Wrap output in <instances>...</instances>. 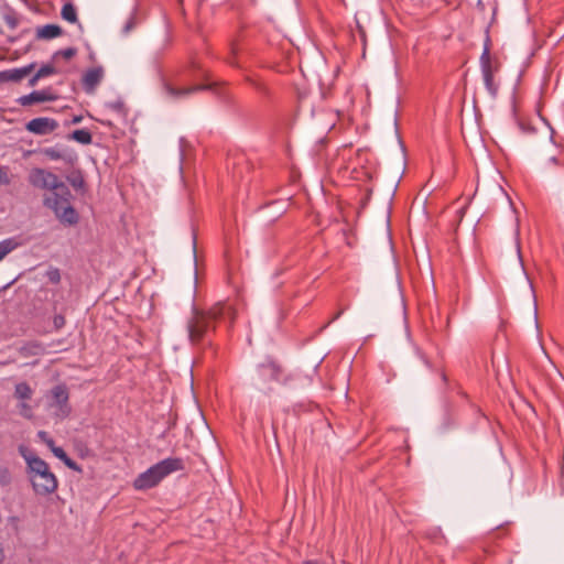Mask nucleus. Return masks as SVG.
Instances as JSON below:
<instances>
[{"mask_svg": "<svg viewBox=\"0 0 564 564\" xmlns=\"http://www.w3.org/2000/svg\"><path fill=\"white\" fill-rule=\"evenodd\" d=\"M235 314L232 305L227 302L216 303L206 312L195 310L193 316L187 322L189 341L197 344L208 337L218 322L231 324L235 319Z\"/></svg>", "mask_w": 564, "mask_h": 564, "instance_id": "obj_2", "label": "nucleus"}, {"mask_svg": "<svg viewBox=\"0 0 564 564\" xmlns=\"http://www.w3.org/2000/svg\"><path fill=\"white\" fill-rule=\"evenodd\" d=\"M104 78V69L102 67H93L85 72L83 75V87L86 93L91 94L95 91L96 87L101 83Z\"/></svg>", "mask_w": 564, "mask_h": 564, "instance_id": "obj_9", "label": "nucleus"}, {"mask_svg": "<svg viewBox=\"0 0 564 564\" xmlns=\"http://www.w3.org/2000/svg\"><path fill=\"white\" fill-rule=\"evenodd\" d=\"M36 73H37V77L45 78V77L58 74L59 70L56 68V66L54 65V62L52 61V63L42 65L37 69Z\"/></svg>", "mask_w": 564, "mask_h": 564, "instance_id": "obj_20", "label": "nucleus"}, {"mask_svg": "<svg viewBox=\"0 0 564 564\" xmlns=\"http://www.w3.org/2000/svg\"><path fill=\"white\" fill-rule=\"evenodd\" d=\"M51 451L54 454V456L61 459L68 468L74 470L78 469L77 464L67 456V454L62 447L54 445L53 448H51Z\"/></svg>", "mask_w": 564, "mask_h": 564, "instance_id": "obj_15", "label": "nucleus"}, {"mask_svg": "<svg viewBox=\"0 0 564 564\" xmlns=\"http://www.w3.org/2000/svg\"><path fill=\"white\" fill-rule=\"evenodd\" d=\"M79 121H80V117H75L74 120H73L74 123H77Z\"/></svg>", "mask_w": 564, "mask_h": 564, "instance_id": "obj_32", "label": "nucleus"}, {"mask_svg": "<svg viewBox=\"0 0 564 564\" xmlns=\"http://www.w3.org/2000/svg\"><path fill=\"white\" fill-rule=\"evenodd\" d=\"M184 460L180 457H167L149 467L133 480L135 490H147L158 486L173 473L184 469Z\"/></svg>", "mask_w": 564, "mask_h": 564, "instance_id": "obj_4", "label": "nucleus"}, {"mask_svg": "<svg viewBox=\"0 0 564 564\" xmlns=\"http://www.w3.org/2000/svg\"><path fill=\"white\" fill-rule=\"evenodd\" d=\"M18 410L20 415H22L25 419H32L33 417V406H31L28 401H19L18 403Z\"/></svg>", "mask_w": 564, "mask_h": 564, "instance_id": "obj_22", "label": "nucleus"}, {"mask_svg": "<svg viewBox=\"0 0 564 564\" xmlns=\"http://www.w3.org/2000/svg\"><path fill=\"white\" fill-rule=\"evenodd\" d=\"M29 182L36 188L50 192L43 203L61 223L75 225L78 221V215L70 205L72 193L57 175L44 169H33L29 174Z\"/></svg>", "mask_w": 564, "mask_h": 564, "instance_id": "obj_1", "label": "nucleus"}, {"mask_svg": "<svg viewBox=\"0 0 564 564\" xmlns=\"http://www.w3.org/2000/svg\"><path fill=\"white\" fill-rule=\"evenodd\" d=\"M42 79L41 77H37V73H35L30 79H29V86L33 87L37 84V82Z\"/></svg>", "mask_w": 564, "mask_h": 564, "instance_id": "obj_28", "label": "nucleus"}, {"mask_svg": "<svg viewBox=\"0 0 564 564\" xmlns=\"http://www.w3.org/2000/svg\"><path fill=\"white\" fill-rule=\"evenodd\" d=\"M47 278L51 282L53 283H58L59 280H61V274H59V270L58 269H51L48 272H47Z\"/></svg>", "mask_w": 564, "mask_h": 564, "instance_id": "obj_26", "label": "nucleus"}, {"mask_svg": "<svg viewBox=\"0 0 564 564\" xmlns=\"http://www.w3.org/2000/svg\"><path fill=\"white\" fill-rule=\"evenodd\" d=\"M46 154H47L51 159H53V160H58V159H61V154H59L58 152L54 151V150H47V151H46Z\"/></svg>", "mask_w": 564, "mask_h": 564, "instance_id": "obj_29", "label": "nucleus"}, {"mask_svg": "<svg viewBox=\"0 0 564 564\" xmlns=\"http://www.w3.org/2000/svg\"><path fill=\"white\" fill-rule=\"evenodd\" d=\"M63 30L57 24H45L36 29V37L40 40H52L62 35Z\"/></svg>", "mask_w": 564, "mask_h": 564, "instance_id": "obj_11", "label": "nucleus"}, {"mask_svg": "<svg viewBox=\"0 0 564 564\" xmlns=\"http://www.w3.org/2000/svg\"><path fill=\"white\" fill-rule=\"evenodd\" d=\"M57 99V95L54 93L52 88H44L41 90H34L28 95H23L18 99V102L28 107L33 104H41L46 101H54Z\"/></svg>", "mask_w": 564, "mask_h": 564, "instance_id": "obj_7", "label": "nucleus"}, {"mask_svg": "<svg viewBox=\"0 0 564 564\" xmlns=\"http://www.w3.org/2000/svg\"><path fill=\"white\" fill-rule=\"evenodd\" d=\"M12 181V177L9 174V169L7 166H0V184L9 185Z\"/></svg>", "mask_w": 564, "mask_h": 564, "instance_id": "obj_24", "label": "nucleus"}, {"mask_svg": "<svg viewBox=\"0 0 564 564\" xmlns=\"http://www.w3.org/2000/svg\"><path fill=\"white\" fill-rule=\"evenodd\" d=\"M480 69L487 91L495 97L498 93V83L495 80L496 74L499 72L500 64L497 59L490 56V48L488 41L485 44L484 51L480 55Z\"/></svg>", "mask_w": 564, "mask_h": 564, "instance_id": "obj_5", "label": "nucleus"}, {"mask_svg": "<svg viewBox=\"0 0 564 564\" xmlns=\"http://www.w3.org/2000/svg\"><path fill=\"white\" fill-rule=\"evenodd\" d=\"M76 53H77L76 48L67 47V48L59 50V51L55 52L52 56V59H53V62H55L59 57H63L65 59H70L76 55Z\"/></svg>", "mask_w": 564, "mask_h": 564, "instance_id": "obj_21", "label": "nucleus"}, {"mask_svg": "<svg viewBox=\"0 0 564 564\" xmlns=\"http://www.w3.org/2000/svg\"><path fill=\"white\" fill-rule=\"evenodd\" d=\"M191 65L193 68H199V65L196 61H192Z\"/></svg>", "mask_w": 564, "mask_h": 564, "instance_id": "obj_30", "label": "nucleus"}, {"mask_svg": "<svg viewBox=\"0 0 564 564\" xmlns=\"http://www.w3.org/2000/svg\"><path fill=\"white\" fill-rule=\"evenodd\" d=\"M18 449L26 464V475L34 494L43 497L54 494L58 488V479L50 465L25 445H20Z\"/></svg>", "mask_w": 564, "mask_h": 564, "instance_id": "obj_3", "label": "nucleus"}, {"mask_svg": "<svg viewBox=\"0 0 564 564\" xmlns=\"http://www.w3.org/2000/svg\"><path fill=\"white\" fill-rule=\"evenodd\" d=\"M207 88H208V86H205V85H194V86H189V87H186V88H175V87H172V86H167L166 90H167L169 95L174 97V98H183V97H186V96H188V95H191L193 93L205 90Z\"/></svg>", "mask_w": 564, "mask_h": 564, "instance_id": "obj_13", "label": "nucleus"}, {"mask_svg": "<svg viewBox=\"0 0 564 564\" xmlns=\"http://www.w3.org/2000/svg\"><path fill=\"white\" fill-rule=\"evenodd\" d=\"M11 482V474L7 467H0V485L8 486Z\"/></svg>", "mask_w": 564, "mask_h": 564, "instance_id": "obj_23", "label": "nucleus"}, {"mask_svg": "<svg viewBox=\"0 0 564 564\" xmlns=\"http://www.w3.org/2000/svg\"><path fill=\"white\" fill-rule=\"evenodd\" d=\"M33 389L26 382L17 383L14 387V398L18 401H29L32 399Z\"/></svg>", "mask_w": 564, "mask_h": 564, "instance_id": "obj_14", "label": "nucleus"}, {"mask_svg": "<svg viewBox=\"0 0 564 564\" xmlns=\"http://www.w3.org/2000/svg\"><path fill=\"white\" fill-rule=\"evenodd\" d=\"M43 351H44L43 346L37 343L26 344L21 348V354L25 357L37 356V355L43 354Z\"/></svg>", "mask_w": 564, "mask_h": 564, "instance_id": "obj_19", "label": "nucleus"}, {"mask_svg": "<svg viewBox=\"0 0 564 564\" xmlns=\"http://www.w3.org/2000/svg\"><path fill=\"white\" fill-rule=\"evenodd\" d=\"M61 17L63 20L69 23H76L78 21L76 8L70 2H67L63 6Z\"/></svg>", "mask_w": 564, "mask_h": 564, "instance_id": "obj_16", "label": "nucleus"}, {"mask_svg": "<svg viewBox=\"0 0 564 564\" xmlns=\"http://www.w3.org/2000/svg\"><path fill=\"white\" fill-rule=\"evenodd\" d=\"M47 398V409L55 419L64 420L69 415L72 410L68 403L69 394L64 384L53 387Z\"/></svg>", "mask_w": 564, "mask_h": 564, "instance_id": "obj_6", "label": "nucleus"}, {"mask_svg": "<svg viewBox=\"0 0 564 564\" xmlns=\"http://www.w3.org/2000/svg\"><path fill=\"white\" fill-rule=\"evenodd\" d=\"M70 137L80 144H89L93 141L91 133L86 129L75 130Z\"/></svg>", "mask_w": 564, "mask_h": 564, "instance_id": "obj_18", "label": "nucleus"}, {"mask_svg": "<svg viewBox=\"0 0 564 564\" xmlns=\"http://www.w3.org/2000/svg\"><path fill=\"white\" fill-rule=\"evenodd\" d=\"M65 323V317L62 314H57L53 318V324L56 329H61L62 327H64Z\"/></svg>", "mask_w": 564, "mask_h": 564, "instance_id": "obj_27", "label": "nucleus"}, {"mask_svg": "<svg viewBox=\"0 0 564 564\" xmlns=\"http://www.w3.org/2000/svg\"><path fill=\"white\" fill-rule=\"evenodd\" d=\"M4 558V553H3V550L0 547V563L3 561Z\"/></svg>", "mask_w": 564, "mask_h": 564, "instance_id": "obj_31", "label": "nucleus"}, {"mask_svg": "<svg viewBox=\"0 0 564 564\" xmlns=\"http://www.w3.org/2000/svg\"><path fill=\"white\" fill-rule=\"evenodd\" d=\"M57 126L58 124L54 119L40 117L30 120L26 123V130L37 135H45L53 132Z\"/></svg>", "mask_w": 564, "mask_h": 564, "instance_id": "obj_8", "label": "nucleus"}, {"mask_svg": "<svg viewBox=\"0 0 564 564\" xmlns=\"http://www.w3.org/2000/svg\"><path fill=\"white\" fill-rule=\"evenodd\" d=\"M33 68L34 64H30L20 68L8 69L2 73V78L11 82H20L25 76H28Z\"/></svg>", "mask_w": 564, "mask_h": 564, "instance_id": "obj_12", "label": "nucleus"}, {"mask_svg": "<svg viewBox=\"0 0 564 564\" xmlns=\"http://www.w3.org/2000/svg\"><path fill=\"white\" fill-rule=\"evenodd\" d=\"M280 373V367L273 362L262 364L259 367V376L263 381H278Z\"/></svg>", "mask_w": 564, "mask_h": 564, "instance_id": "obj_10", "label": "nucleus"}, {"mask_svg": "<svg viewBox=\"0 0 564 564\" xmlns=\"http://www.w3.org/2000/svg\"><path fill=\"white\" fill-rule=\"evenodd\" d=\"M18 247L19 242L14 238H8L0 241V261Z\"/></svg>", "mask_w": 564, "mask_h": 564, "instance_id": "obj_17", "label": "nucleus"}, {"mask_svg": "<svg viewBox=\"0 0 564 564\" xmlns=\"http://www.w3.org/2000/svg\"><path fill=\"white\" fill-rule=\"evenodd\" d=\"M37 437H39L42 442H44V443L47 445V447H48L50 449H51V448H53V446L55 445V443H54L53 438H52V437H50L48 433H47V432H45V431H39V432H37Z\"/></svg>", "mask_w": 564, "mask_h": 564, "instance_id": "obj_25", "label": "nucleus"}]
</instances>
